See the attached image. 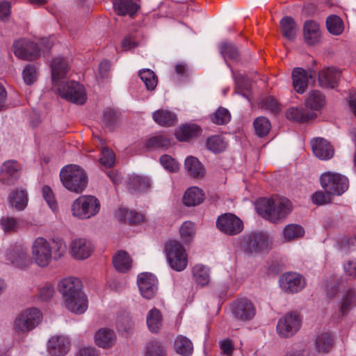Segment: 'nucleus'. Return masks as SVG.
Returning <instances> with one entry per match:
<instances>
[{
	"label": "nucleus",
	"instance_id": "22",
	"mask_svg": "<svg viewBox=\"0 0 356 356\" xmlns=\"http://www.w3.org/2000/svg\"><path fill=\"white\" fill-rule=\"evenodd\" d=\"M69 350L70 341L64 337H53L48 342V352L51 356H64Z\"/></svg>",
	"mask_w": 356,
	"mask_h": 356
},
{
	"label": "nucleus",
	"instance_id": "28",
	"mask_svg": "<svg viewBox=\"0 0 356 356\" xmlns=\"http://www.w3.org/2000/svg\"><path fill=\"white\" fill-rule=\"evenodd\" d=\"M113 6L118 15H129L133 17L138 10V5L133 0H114Z\"/></svg>",
	"mask_w": 356,
	"mask_h": 356
},
{
	"label": "nucleus",
	"instance_id": "15",
	"mask_svg": "<svg viewBox=\"0 0 356 356\" xmlns=\"http://www.w3.org/2000/svg\"><path fill=\"white\" fill-rule=\"evenodd\" d=\"M281 289L286 293H295L301 291L305 286V279L298 273H288L280 277Z\"/></svg>",
	"mask_w": 356,
	"mask_h": 356
},
{
	"label": "nucleus",
	"instance_id": "12",
	"mask_svg": "<svg viewBox=\"0 0 356 356\" xmlns=\"http://www.w3.org/2000/svg\"><path fill=\"white\" fill-rule=\"evenodd\" d=\"M234 318L241 321H251L256 314V308L253 302L247 298H241L234 301L230 306Z\"/></svg>",
	"mask_w": 356,
	"mask_h": 356
},
{
	"label": "nucleus",
	"instance_id": "16",
	"mask_svg": "<svg viewBox=\"0 0 356 356\" xmlns=\"http://www.w3.org/2000/svg\"><path fill=\"white\" fill-rule=\"evenodd\" d=\"M15 55L24 60H34L40 56L36 43L24 40L16 41L13 44Z\"/></svg>",
	"mask_w": 356,
	"mask_h": 356
},
{
	"label": "nucleus",
	"instance_id": "31",
	"mask_svg": "<svg viewBox=\"0 0 356 356\" xmlns=\"http://www.w3.org/2000/svg\"><path fill=\"white\" fill-rule=\"evenodd\" d=\"M204 198L202 189L197 187H191L184 193L183 202L187 207H194L201 204Z\"/></svg>",
	"mask_w": 356,
	"mask_h": 356
},
{
	"label": "nucleus",
	"instance_id": "2",
	"mask_svg": "<svg viewBox=\"0 0 356 356\" xmlns=\"http://www.w3.org/2000/svg\"><path fill=\"white\" fill-rule=\"evenodd\" d=\"M66 251V245L63 240L51 238L47 240L43 237L36 238L31 247L32 259L39 267H47L52 259L61 258Z\"/></svg>",
	"mask_w": 356,
	"mask_h": 356
},
{
	"label": "nucleus",
	"instance_id": "46",
	"mask_svg": "<svg viewBox=\"0 0 356 356\" xmlns=\"http://www.w3.org/2000/svg\"><path fill=\"white\" fill-rule=\"evenodd\" d=\"M253 125L256 134L259 137L266 136L271 129L269 120L263 116L257 118L253 122Z\"/></svg>",
	"mask_w": 356,
	"mask_h": 356
},
{
	"label": "nucleus",
	"instance_id": "55",
	"mask_svg": "<svg viewBox=\"0 0 356 356\" xmlns=\"http://www.w3.org/2000/svg\"><path fill=\"white\" fill-rule=\"evenodd\" d=\"M160 163L162 166L169 172H176L179 170V164L169 155H162L160 157Z\"/></svg>",
	"mask_w": 356,
	"mask_h": 356
},
{
	"label": "nucleus",
	"instance_id": "20",
	"mask_svg": "<svg viewBox=\"0 0 356 356\" xmlns=\"http://www.w3.org/2000/svg\"><path fill=\"white\" fill-rule=\"evenodd\" d=\"M21 170L20 164L15 160L5 161L0 169V181L4 184H12L16 181Z\"/></svg>",
	"mask_w": 356,
	"mask_h": 356
},
{
	"label": "nucleus",
	"instance_id": "51",
	"mask_svg": "<svg viewBox=\"0 0 356 356\" xmlns=\"http://www.w3.org/2000/svg\"><path fill=\"white\" fill-rule=\"evenodd\" d=\"M231 119L229 111L223 107H220L211 116V121L219 125L228 123Z\"/></svg>",
	"mask_w": 356,
	"mask_h": 356
},
{
	"label": "nucleus",
	"instance_id": "57",
	"mask_svg": "<svg viewBox=\"0 0 356 356\" xmlns=\"http://www.w3.org/2000/svg\"><path fill=\"white\" fill-rule=\"evenodd\" d=\"M115 154L112 150L104 147L102 150V156L99 158L100 163L107 167H111L115 163Z\"/></svg>",
	"mask_w": 356,
	"mask_h": 356
},
{
	"label": "nucleus",
	"instance_id": "27",
	"mask_svg": "<svg viewBox=\"0 0 356 356\" xmlns=\"http://www.w3.org/2000/svg\"><path fill=\"white\" fill-rule=\"evenodd\" d=\"M152 118L156 123L162 127H172L177 122L176 115L168 110L159 109L152 113Z\"/></svg>",
	"mask_w": 356,
	"mask_h": 356
},
{
	"label": "nucleus",
	"instance_id": "10",
	"mask_svg": "<svg viewBox=\"0 0 356 356\" xmlns=\"http://www.w3.org/2000/svg\"><path fill=\"white\" fill-rule=\"evenodd\" d=\"M321 184L327 193L339 195L348 189V180L340 174L326 172L321 177Z\"/></svg>",
	"mask_w": 356,
	"mask_h": 356
},
{
	"label": "nucleus",
	"instance_id": "17",
	"mask_svg": "<svg viewBox=\"0 0 356 356\" xmlns=\"http://www.w3.org/2000/svg\"><path fill=\"white\" fill-rule=\"evenodd\" d=\"M6 259L16 267L22 268L30 264V258L26 249L21 243L12 245L6 253Z\"/></svg>",
	"mask_w": 356,
	"mask_h": 356
},
{
	"label": "nucleus",
	"instance_id": "63",
	"mask_svg": "<svg viewBox=\"0 0 356 356\" xmlns=\"http://www.w3.org/2000/svg\"><path fill=\"white\" fill-rule=\"evenodd\" d=\"M138 45V43L135 38L131 35L127 36L122 42V47L124 50H129Z\"/></svg>",
	"mask_w": 356,
	"mask_h": 356
},
{
	"label": "nucleus",
	"instance_id": "43",
	"mask_svg": "<svg viewBox=\"0 0 356 356\" xmlns=\"http://www.w3.org/2000/svg\"><path fill=\"white\" fill-rule=\"evenodd\" d=\"M207 147L210 151L219 153L225 149L227 143L221 136L215 135L208 138Z\"/></svg>",
	"mask_w": 356,
	"mask_h": 356
},
{
	"label": "nucleus",
	"instance_id": "53",
	"mask_svg": "<svg viewBox=\"0 0 356 356\" xmlns=\"http://www.w3.org/2000/svg\"><path fill=\"white\" fill-rule=\"evenodd\" d=\"M220 52L225 59L228 58L234 61H238L239 59V52L233 44L227 42L222 44L220 46Z\"/></svg>",
	"mask_w": 356,
	"mask_h": 356
},
{
	"label": "nucleus",
	"instance_id": "34",
	"mask_svg": "<svg viewBox=\"0 0 356 356\" xmlns=\"http://www.w3.org/2000/svg\"><path fill=\"white\" fill-rule=\"evenodd\" d=\"M184 165L188 175L193 178H202L204 175L205 171L202 164L194 156H188Z\"/></svg>",
	"mask_w": 356,
	"mask_h": 356
},
{
	"label": "nucleus",
	"instance_id": "58",
	"mask_svg": "<svg viewBox=\"0 0 356 356\" xmlns=\"http://www.w3.org/2000/svg\"><path fill=\"white\" fill-rule=\"evenodd\" d=\"M331 193H327L326 191H316L312 196V202L317 205H323L331 202Z\"/></svg>",
	"mask_w": 356,
	"mask_h": 356
},
{
	"label": "nucleus",
	"instance_id": "45",
	"mask_svg": "<svg viewBox=\"0 0 356 356\" xmlns=\"http://www.w3.org/2000/svg\"><path fill=\"white\" fill-rule=\"evenodd\" d=\"M139 76L148 90L155 89L158 83V78L152 70L149 69L140 70Z\"/></svg>",
	"mask_w": 356,
	"mask_h": 356
},
{
	"label": "nucleus",
	"instance_id": "1",
	"mask_svg": "<svg viewBox=\"0 0 356 356\" xmlns=\"http://www.w3.org/2000/svg\"><path fill=\"white\" fill-rule=\"evenodd\" d=\"M51 67L53 84L54 87H57L59 95L71 103L83 105L87 99L84 87L74 81H60L65 77L70 69L67 61L63 58H56Z\"/></svg>",
	"mask_w": 356,
	"mask_h": 356
},
{
	"label": "nucleus",
	"instance_id": "41",
	"mask_svg": "<svg viewBox=\"0 0 356 356\" xmlns=\"http://www.w3.org/2000/svg\"><path fill=\"white\" fill-rule=\"evenodd\" d=\"M9 198L11 204L17 210H23L27 204V193L24 190L14 191Z\"/></svg>",
	"mask_w": 356,
	"mask_h": 356
},
{
	"label": "nucleus",
	"instance_id": "59",
	"mask_svg": "<svg viewBox=\"0 0 356 356\" xmlns=\"http://www.w3.org/2000/svg\"><path fill=\"white\" fill-rule=\"evenodd\" d=\"M42 195L49 207L52 210H55L57 208V202L55 200L54 193L51 188L48 186H44L42 188Z\"/></svg>",
	"mask_w": 356,
	"mask_h": 356
},
{
	"label": "nucleus",
	"instance_id": "42",
	"mask_svg": "<svg viewBox=\"0 0 356 356\" xmlns=\"http://www.w3.org/2000/svg\"><path fill=\"white\" fill-rule=\"evenodd\" d=\"M175 348L177 353L188 356L192 353L193 344L191 341L185 337L179 336L175 341Z\"/></svg>",
	"mask_w": 356,
	"mask_h": 356
},
{
	"label": "nucleus",
	"instance_id": "56",
	"mask_svg": "<svg viewBox=\"0 0 356 356\" xmlns=\"http://www.w3.org/2000/svg\"><path fill=\"white\" fill-rule=\"evenodd\" d=\"M55 293L54 287L51 284H46L38 289V298L42 301L50 300Z\"/></svg>",
	"mask_w": 356,
	"mask_h": 356
},
{
	"label": "nucleus",
	"instance_id": "39",
	"mask_svg": "<svg viewBox=\"0 0 356 356\" xmlns=\"http://www.w3.org/2000/svg\"><path fill=\"white\" fill-rule=\"evenodd\" d=\"M305 104L307 108L318 111L325 104V97L321 92L312 90L309 92Z\"/></svg>",
	"mask_w": 356,
	"mask_h": 356
},
{
	"label": "nucleus",
	"instance_id": "44",
	"mask_svg": "<svg viewBox=\"0 0 356 356\" xmlns=\"http://www.w3.org/2000/svg\"><path fill=\"white\" fill-rule=\"evenodd\" d=\"M179 233L182 241L186 245L189 244L195 236V224L191 221L183 222L179 228Z\"/></svg>",
	"mask_w": 356,
	"mask_h": 356
},
{
	"label": "nucleus",
	"instance_id": "23",
	"mask_svg": "<svg viewBox=\"0 0 356 356\" xmlns=\"http://www.w3.org/2000/svg\"><path fill=\"white\" fill-rule=\"evenodd\" d=\"M340 71L334 68H326L318 73V82L321 86L334 88L340 79Z\"/></svg>",
	"mask_w": 356,
	"mask_h": 356
},
{
	"label": "nucleus",
	"instance_id": "36",
	"mask_svg": "<svg viewBox=\"0 0 356 356\" xmlns=\"http://www.w3.org/2000/svg\"><path fill=\"white\" fill-rule=\"evenodd\" d=\"M149 187V181L145 177L133 175L128 178L127 188L131 193L145 191Z\"/></svg>",
	"mask_w": 356,
	"mask_h": 356
},
{
	"label": "nucleus",
	"instance_id": "9",
	"mask_svg": "<svg viewBox=\"0 0 356 356\" xmlns=\"http://www.w3.org/2000/svg\"><path fill=\"white\" fill-rule=\"evenodd\" d=\"M302 316L298 312H290L280 318L277 325V334L284 338L293 336L300 328Z\"/></svg>",
	"mask_w": 356,
	"mask_h": 356
},
{
	"label": "nucleus",
	"instance_id": "13",
	"mask_svg": "<svg viewBox=\"0 0 356 356\" xmlns=\"http://www.w3.org/2000/svg\"><path fill=\"white\" fill-rule=\"evenodd\" d=\"M216 226L224 234L232 236L243 230V222L232 213H225L218 218Z\"/></svg>",
	"mask_w": 356,
	"mask_h": 356
},
{
	"label": "nucleus",
	"instance_id": "50",
	"mask_svg": "<svg viewBox=\"0 0 356 356\" xmlns=\"http://www.w3.org/2000/svg\"><path fill=\"white\" fill-rule=\"evenodd\" d=\"M22 76L26 85L31 86L33 84L37 81L38 76L37 67L35 65H26L22 72Z\"/></svg>",
	"mask_w": 356,
	"mask_h": 356
},
{
	"label": "nucleus",
	"instance_id": "35",
	"mask_svg": "<svg viewBox=\"0 0 356 356\" xmlns=\"http://www.w3.org/2000/svg\"><path fill=\"white\" fill-rule=\"evenodd\" d=\"M201 129L195 124H184L181 126L175 132L176 138L180 141H188L197 136Z\"/></svg>",
	"mask_w": 356,
	"mask_h": 356
},
{
	"label": "nucleus",
	"instance_id": "5",
	"mask_svg": "<svg viewBox=\"0 0 356 356\" xmlns=\"http://www.w3.org/2000/svg\"><path fill=\"white\" fill-rule=\"evenodd\" d=\"M60 178L66 189L76 193H81L88 183L86 172L76 165L64 167L60 172Z\"/></svg>",
	"mask_w": 356,
	"mask_h": 356
},
{
	"label": "nucleus",
	"instance_id": "7",
	"mask_svg": "<svg viewBox=\"0 0 356 356\" xmlns=\"http://www.w3.org/2000/svg\"><path fill=\"white\" fill-rule=\"evenodd\" d=\"M165 252L170 267L176 271L184 270L188 264V256L184 248L177 241L172 240L165 245Z\"/></svg>",
	"mask_w": 356,
	"mask_h": 356
},
{
	"label": "nucleus",
	"instance_id": "40",
	"mask_svg": "<svg viewBox=\"0 0 356 356\" xmlns=\"http://www.w3.org/2000/svg\"><path fill=\"white\" fill-rule=\"evenodd\" d=\"M172 144V138L168 135L159 134L149 138L145 143L148 149L168 148Z\"/></svg>",
	"mask_w": 356,
	"mask_h": 356
},
{
	"label": "nucleus",
	"instance_id": "38",
	"mask_svg": "<svg viewBox=\"0 0 356 356\" xmlns=\"http://www.w3.org/2000/svg\"><path fill=\"white\" fill-rule=\"evenodd\" d=\"M356 306V291L350 289L343 296L339 307V314L341 316H344Z\"/></svg>",
	"mask_w": 356,
	"mask_h": 356
},
{
	"label": "nucleus",
	"instance_id": "29",
	"mask_svg": "<svg viewBox=\"0 0 356 356\" xmlns=\"http://www.w3.org/2000/svg\"><path fill=\"white\" fill-rule=\"evenodd\" d=\"M286 117L289 120L305 122L315 118L316 114L304 108L292 107L286 111Z\"/></svg>",
	"mask_w": 356,
	"mask_h": 356
},
{
	"label": "nucleus",
	"instance_id": "37",
	"mask_svg": "<svg viewBox=\"0 0 356 356\" xmlns=\"http://www.w3.org/2000/svg\"><path fill=\"white\" fill-rule=\"evenodd\" d=\"M147 325L151 332L156 333L162 326L163 317L158 309L154 307L147 314Z\"/></svg>",
	"mask_w": 356,
	"mask_h": 356
},
{
	"label": "nucleus",
	"instance_id": "60",
	"mask_svg": "<svg viewBox=\"0 0 356 356\" xmlns=\"http://www.w3.org/2000/svg\"><path fill=\"white\" fill-rule=\"evenodd\" d=\"M117 113L111 108H106L104 113L103 122L106 127L111 128L117 121Z\"/></svg>",
	"mask_w": 356,
	"mask_h": 356
},
{
	"label": "nucleus",
	"instance_id": "6",
	"mask_svg": "<svg viewBox=\"0 0 356 356\" xmlns=\"http://www.w3.org/2000/svg\"><path fill=\"white\" fill-rule=\"evenodd\" d=\"M101 208L99 200L93 195H81L72 204V213L81 220L89 219L96 216Z\"/></svg>",
	"mask_w": 356,
	"mask_h": 356
},
{
	"label": "nucleus",
	"instance_id": "26",
	"mask_svg": "<svg viewBox=\"0 0 356 356\" xmlns=\"http://www.w3.org/2000/svg\"><path fill=\"white\" fill-rule=\"evenodd\" d=\"M132 259L130 255L124 250H119L113 257L114 268L120 273H127L132 267Z\"/></svg>",
	"mask_w": 356,
	"mask_h": 356
},
{
	"label": "nucleus",
	"instance_id": "32",
	"mask_svg": "<svg viewBox=\"0 0 356 356\" xmlns=\"http://www.w3.org/2000/svg\"><path fill=\"white\" fill-rule=\"evenodd\" d=\"M116 216L120 221L127 222L130 225H136L145 220V217L142 213L124 208H120L117 211Z\"/></svg>",
	"mask_w": 356,
	"mask_h": 356
},
{
	"label": "nucleus",
	"instance_id": "3",
	"mask_svg": "<svg viewBox=\"0 0 356 356\" xmlns=\"http://www.w3.org/2000/svg\"><path fill=\"white\" fill-rule=\"evenodd\" d=\"M65 307L70 312L81 314L88 308V300L82 291L81 281L73 277L63 279L58 284Z\"/></svg>",
	"mask_w": 356,
	"mask_h": 356
},
{
	"label": "nucleus",
	"instance_id": "25",
	"mask_svg": "<svg viewBox=\"0 0 356 356\" xmlns=\"http://www.w3.org/2000/svg\"><path fill=\"white\" fill-rule=\"evenodd\" d=\"M116 339L115 332L108 328L99 329L95 334V343L101 348H109L112 347Z\"/></svg>",
	"mask_w": 356,
	"mask_h": 356
},
{
	"label": "nucleus",
	"instance_id": "14",
	"mask_svg": "<svg viewBox=\"0 0 356 356\" xmlns=\"http://www.w3.org/2000/svg\"><path fill=\"white\" fill-rule=\"evenodd\" d=\"M293 86L299 94H302L307 90L308 85L315 81L314 72L305 70L301 67H296L292 71Z\"/></svg>",
	"mask_w": 356,
	"mask_h": 356
},
{
	"label": "nucleus",
	"instance_id": "21",
	"mask_svg": "<svg viewBox=\"0 0 356 356\" xmlns=\"http://www.w3.org/2000/svg\"><path fill=\"white\" fill-rule=\"evenodd\" d=\"M311 146L314 154L321 160L330 159L334 154L332 145L323 138H313Z\"/></svg>",
	"mask_w": 356,
	"mask_h": 356
},
{
	"label": "nucleus",
	"instance_id": "30",
	"mask_svg": "<svg viewBox=\"0 0 356 356\" xmlns=\"http://www.w3.org/2000/svg\"><path fill=\"white\" fill-rule=\"evenodd\" d=\"M280 24L283 37L289 40H294L298 31L295 20L290 16H286L280 20Z\"/></svg>",
	"mask_w": 356,
	"mask_h": 356
},
{
	"label": "nucleus",
	"instance_id": "4",
	"mask_svg": "<svg viewBox=\"0 0 356 356\" xmlns=\"http://www.w3.org/2000/svg\"><path fill=\"white\" fill-rule=\"evenodd\" d=\"M258 213L264 218L277 223L284 219L292 211L291 201L286 197H275L260 199L256 206Z\"/></svg>",
	"mask_w": 356,
	"mask_h": 356
},
{
	"label": "nucleus",
	"instance_id": "19",
	"mask_svg": "<svg viewBox=\"0 0 356 356\" xmlns=\"http://www.w3.org/2000/svg\"><path fill=\"white\" fill-rule=\"evenodd\" d=\"M70 248L72 256L78 260L88 258L94 250L92 243L83 238L73 240L70 243Z\"/></svg>",
	"mask_w": 356,
	"mask_h": 356
},
{
	"label": "nucleus",
	"instance_id": "52",
	"mask_svg": "<svg viewBox=\"0 0 356 356\" xmlns=\"http://www.w3.org/2000/svg\"><path fill=\"white\" fill-rule=\"evenodd\" d=\"M19 222V219L9 216H3L0 220V225L5 232H16Z\"/></svg>",
	"mask_w": 356,
	"mask_h": 356
},
{
	"label": "nucleus",
	"instance_id": "33",
	"mask_svg": "<svg viewBox=\"0 0 356 356\" xmlns=\"http://www.w3.org/2000/svg\"><path fill=\"white\" fill-rule=\"evenodd\" d=\"M334 346V339L328 333H322L315 340V350L319 353H328Z\"/></svg>",
	"mask_w": 356,
	"mask_h": 356
},
{
	"label": "nucleus",
	"instance_id": "49",
	"mask_svg": "<svg viewBox=\"0 0 356 356\" xmlns=\"http://www.w3.org/2000/svg\"><path fill=\"white\" fill-rule=\"evenodd\" d=\"M193 277L197 284L204 286L209 283V275L208 270L202 265L197 264L193 267Z\"/></svg>",
	"mask_w": 356,
	"mask_h": 356
},
{
	"label": "nucleus",
	"instance_id": "47",
	"mask_svg": "<svg viewBox=\"0 0 356 356\" xmlns=\"http://www.w3.org/2000/svg\"><path fill=\"white\" fill-rule=\"evenodd\" d=\"M304 229L299 225L290 224L286 225L284 230V237L286 241H291L303 236Z\"/></svg>",
	"mask_w": 356,
	"mask_h": 356
},
{
	"label": "nucleus",
	"instance_id": "61",
	"mask_svg": "<svg viewBox=\"0 0 356 356\" xmlns=\"http://www.w3.org/2000/svg\"><path fill=\"white\" fill-rule=\"evenodd\" d=\"M264 106L273 113H277L280 110L277 101L272 97H266L263 102Z\"/></svg>",
	"mask_w": 356,
	"mask_h": 356
},
{
	"label": "nucleus",
	"instance_id": "18",
	"mask_svg": "<svg viewBox=\"0 0 356 356\" xmlns=\"http://www.w3.org/2000/svg\"><path fill=\"white\" fill-rule=\"evenodd\" d=\"M157 279L149 273H143L138 275V286L141 295L146 299L154 298L157 291Z\"/></svg>",
	"mask_w": 356,
	"mask_h": 356
},
{
	"label": "nucleus",
	"instance_id": "54",
	"mask_svg": "<svg viewBox=\"0 0 356 356\" xmlns=\"http://www.w3.org/2000/svg\"><path fill=\"white\" fill-rule=\"evenodd\" d=\"M145 356H165V351L159 342L150 341L147 346Z\"/></svg>",
	"mask_w": 356,
	"mask_h": 356
},
{
	"label": "nucleus",
	"instance_id": "64",
	"mask_svg": "<svg viewBox=\"0 0 356 356\" xmlns=\"http://www.w3.org/2000/svg\"><path fill=\"white\" fill-rule=\"evenodd\" d=\"M75 356H97V353L94 348L88 347L80 349Z\"/></svg>",
	"mask_w": 356,
	"mask_h": 356
},
{
	"label": "nucleus",
	"instance_id": "11",
	"mask_svg": "<svg viewBox=\"0 0 356 356\" xmlns=\"http://www.w3.org/2000/svg\"><path fill=\"white\" fill-rule=\"evenodd\" d=\"M268 236L263 232H252L243 236L241 248L247 253L259 252L268 248Z\"/></svg>",
	"mask_w": 356,
	"mask_h": 356
},
{
	"label": "nucleus",
	"instance_id": "62",
	"mask_svg": "<svg viewBox=\"0 0 356 356\" xmlns=\"http://www.w3.org/2000/svg\"><path fill=\"white\" fill-rule=\"evenodd\" d=\"M220 347L223 354L232 356L234 350V344L231 340H222L220 342Z\"/></svg>",
	"mask_w": 356,
	"mask_h": 356
},
{
	"label": "nucleus",
	"instance_id": "8",
	"mask_svg": "<svg viewBox=\"0 0 356 356\" xmlns=\"http://www.w3.org/2000/svg\"><path fill=\"white\" fill-rule=\"evenodd\" d=\"M42 314L36 308H29L21 312L15 318L13 328L17 333H26L34 329L41 321Z\"/></svg>",
	"mask_w": 356,
	"mask_h": 356
},
{
	"label": "nucleus",
	"instance_id": "48",
	"mask_svg": "<svg viewBox=\"0 0 356 356\" xmlns=\"http://www.w3.org/2000/svg\"><path fill=\"white\" fill-rule=\"evenodd\" d=\"M326 26L329 32L336 35L341 34L343 30L342 20L339 17L334 15L327 18Z\"/></svg>",
	"mask_w": 356,
	"mask_h": 356
},
{
	"label": "nucleus",
	"instance_id": "24",
	"mask_svg": "<svg viewBox=\"0 0 356 356\" xmlns=\"http://www.w3.org/2000/svg\"><path fill=\"white\" fill-rule=\"evenodd\" d=\"M304 38L309 44H315L320 41L321 31L318 24L313 20H307L303 27Z\"/></svg>",
	"mask_w": 356,
	"mask_h": 356
}]
</instances>
